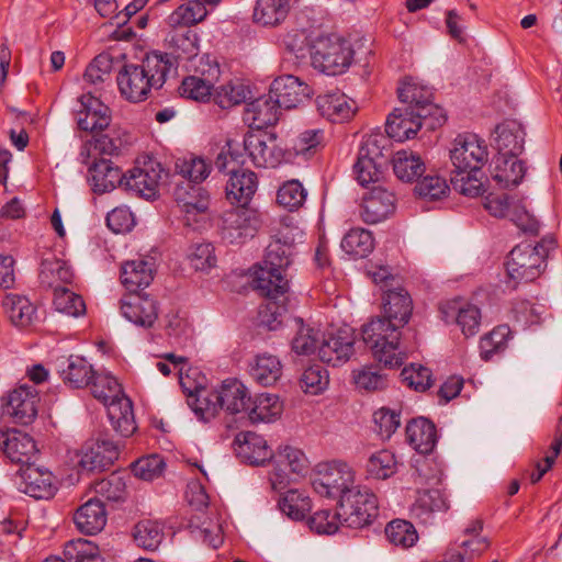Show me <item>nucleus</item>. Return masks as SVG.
Listing matches in <instances>:
<instances>
[{"instance_id":"f704fd0d","label":"nucleus","mask_w":562,"mask_h":562,"mask_svg":"<svg viewBox=\"0 0 562 562\" xmlns=\"http://www.w3.org/2000/svg\"><path fill=\"white\" fill-rule=\"evenodd\" d=\"M155 263L151 259L126 261L121 269L122 284L130 293L147 288L154 280Z\"/></svg>"},{"instance_id":"6e6d98bb","label":"nucleus","mask_w":562,"mask_h":562,"mask_svg":"<svg viewBox=\"0 0 562 562\" xmlns=\"http://www.w3.org/2000/svg\"><path fill=\"white\" fill-rule=\"evenodd\" d=\"M297 330L292 339V350L300 356H310L318 350L322 333L303 324L302 318L295 319Z\"/></svg>"},{"instance_id":"a18cd8bd","label":"nucleus","mask_w":562,"mask_h":562,"mask_svg":"<svg viewBox=\"0 0 562 562\" xmlns=\"http://www.w3.org/2000/svg\"><path fill=\"white\" fill-rule=\"evenodd\" d=\"M248 417L252 423H269L279 417L283 411V405L279 397L273 394L262 393L254 400L250 397L248 403Z\"/></svg>"},{"instance_id":"c756f323","label":"nucleus","mask_w":562,"mask_h":562,"mask_svg":"<svg viewBox=\"0 0 562 562\" xmlns=\"http://www.w3.org/2000/svg\"><path fill=\"white\" fill-rule=\"evenodd\" d=\"M173 29L169 32L166 41L170 54H167L176 67L177 59L189 60L198 55L199 52V37L198 34L187 25H172Z\"/></svg>"},{"instance_id":"052dcab7","label":"nucleus","mask_w":562,"mask_h":562,"mask_svg":"<svg viewBox=\"0 0 562 562\" xmlns=\"http://www.w3.org/2000/svg\"><path fill=\"white\" fill-rule=\"evenodd\" d=\"M175 167L177 173L182 177V183L190 181L193 184H199L205 180L211 170V166L200 157L178 159Z\"/></svg>"},{"instance_id":"a878e982","label":"nucleus","mask_w":562,"mask_h":562,"mask_svg":"<svg viewBox=\"0 0 562 562\" xmlns=\"http://www.w3.org/2000/svg\"><path fill=\"white\" fill-rule=\"evenodd\" d=\"M280 105L269 92L247 103L244 121L249 124L251 131H265L267 126L274 125L279 121Z\"/></svg>"},{"instance_id":"13d9d810","label":"nucleus","mask_w":562,"mask_h":562,"mask_svg":"<svg viewBox=\"0 0 562 562\" xmlns=\"http://www.w3.org/2000/svg\"><path fill=\"white\" fill-rule=\"evenodd\" d=\"M207 15V10L202 1L193 0L179 5L168 18L169 25H195Z\"/></svg>"},{"instance_id":"603ef678","label":"nucleus","mask_w":562,"mask_h":562,"mask_svg":"<svg viewBox=\"0 0 562 562\" xmlns=\"http://www.w3.org/2000/svg\"><path fill=\"white\" fill-rule=\"evenodd\" d=\"M94 374L92 366L83 357L71 355L67 359V368L63 370V380L72 387L80 389L90 385Z\"/></svg>"},{"instance_id":"20e7f679","label":"nucleus","mask_w":562,"mask_h":562,"mask_svg":"<svg viewBox=\"0 0 562 562\" xmlns=\"http://www.w3.org/2000/svg\"><path fill=\"white\" fill-rule=\"evenodd\" d=\"M554 245L552 237H546L537 245L522 243L514 247L506 261L508 278L516 283L537 279L544 270L546 259L550 250L554 249Z\"/></svg>"},{"instance_id":"37998d69","label":"nucleus","mask_w":562,"mask_h":562,"mask_svg":"<svg viewBox=\"0 0 562 562\" xmlns=\"http://www.w3.org/2000/svg\"><path fill=\"white\" fill-rule=\"evenodd\" d=\"M517 157L498 155L496 158L492 177L501 188L516 187L522 181L526 167Z\"/></svg>"},{"instance_id":"e433bc0d","label":"nucleus","mask_w":562,"mask_h":562,"mask_svg":"<svg viewBox=\"0 0 562 562\" xmlns=\"http://www.w3.org/2000/svg\"><path fill=\"white\" fill-rule=\"evenodd\" d=\"M446 323L454 321L465 337L479 333L481 325V311L473 304L458 306L457 303H447L441 307Z\"/></svg>"},{"instance_id":"de8ad7c7","label":"nucleus","mask_w":562,"mask_h":562,"mask_svg":"<svg viewBox=\"0 0 562 562\" xmlns=\"http://www.w3.org/2000/svg\"><path fill=\"white\" fill-rule=\"evenodd\" d=\"M250 374L259 384L269 386L281 376L282 364L277 356L263 352L255 357Z\"/></svg>"},{"instance_id":"a19ab883","label":"nucleus","mask_w":562,"mask_h":562,"mask_svg":"<svg viewBox=\"0 0 562 562\" xmlns=\"http://www.w3.org/2000/svg\"><path fill=\"white\" fill-rule=\"evenodd\" d=\"M495 132L499 155L519 156L524 151L526 132L518 122L506 121Z\"/></svg>"},{"instance_id":"6ab92c4d","label":"nucleus","mask_w":562,"mask_h":562,"mask_svg":"<svg viewBox=\"0 0 562 562\" xmlns=\"http://www.w3.org/2000/svg\"><path fill=\"white\" fill-rule=\"evenodd\" d=\"M121 313L131 323L150 328L158 318L157 302L148 294L128 293L121 300Z\"/></svg>"},{"instance_id":"412c9836","label":"nucleus","mask_w":562,"mask_h":562,"mask_svg":"<svg viewBox=\"0 0 562 562\" xmlns=\"http://www.w3.org/2000/svg\"><path fill=\"white\" fill-rule=\"evenodd\" d=\"M78 127L86 132L97 133L109 128L111 123V111L99 98L90 92L79 99Z\"/></svg>"},{"instance_id":"7c9ffc66","label":"nucleus","mask_w":562,"mask_h":562,"mask_svg":"<svg viewBox=\"0 0 562 562\" xmlns=\"http://www.w3.org/2000/svg\"><path fill=\"white\" fill-rule=\"evenodd\" d=\"M412 300L408 292L400 285L387 288L383 293V317L394 321L397 326H405L412 315Z\"/></svg>"},{"instance_id":"338daca9","label":"nucleus","mask_w":562,"mask_h":562,"mask_svg":"<svg viewBox=\"0 0 562 562\" xmlns=\"http://www.w3.org/2000/svg\"><path fill=\"white\" fill-rule=\"evenodd\" d=\"M64 555L68 562H103L99 548L91 541L83 539L68 542Z\"/></svg>"},{"instance_id":"4c0bfd02","label":"nucleus","mask_w":562,"mask_h":562,"mask_svg":"<svg viewBox=\"0 0 562 562\" xmlns=\"http://www.w3.org/2000/svg\"><path fill=\"white\" fill-rule=\"evenodd\" d=\"M254 289L267 300L288 299V280L282 272L274 271L267 266H260L252 280Z\"/></svg>"},{"instance_id":"58836bf2","label":"nucleus","mask_w":562,"mask_h":562,"mask_svg":"<svg viewBox=\"0 0 562 562\" xmlns=\"http://www.w3.org/2000/svg\"><path fill=\"white\" fill-rule=\"evenodd\" d=\"M299 0H257L254 9V22L262 26H278L288 16Z\"/></svg>"},{"instance_id":"5fc2aeb1","label":"nucleus","mask_w":562,"mask_h":562,"mask_svg":"<svg viewBox=\"0 0 562 562\" xmlns=\"http://www.w3.org/2000/svg\"><path fill=\"white\" fill-rule=\"evenodd\" d=\"M341 248L349 255L364 258L373 250L374 239L370 231L352 228L344 236Z\"/></svg>"},{"instance_id":"2f4dec72","label":"nucleus","mask_w":562,"mask_h":562,"mask_svg":"<svg viewBox=\"0 0 562 562\" xmlns=\"http://www.w3.org/2000/svg\"><path fill=\"white\" fill-rule=\"evenodd\" d=\"M319 114L331 122H344L356 112V102L339 91L321 94L316 98Z\"/></svg>"},{"instance_id":"393cba45","label":"nucleus","mask_w":562,"mask_h":562,"mask_svg":"<svg viewBox=\"0 0 562 562\" xmlns=\"http://www.w3.org/2000/svg\"><path fill=\"white\" fill-rule=\"evenodd\" d=\"M233 446L240 461L251 465H261L273 457L266 439L252 431L239 432Z\"/></svg>"},{"instance_id":"b1692460","label":"nucleus","mask_w":562,"mask_h":562,"mask_svg":"<svg viewBox=\"0 0 562 562\" xmlns=\"http://www.w3.org/2000/svg\"><path fill=\"white\" fill-rule=\"evenodd\" d=\"M0 448L11 462L22 467L30 463L38 451L33 438L18 429L0 430Z\"/></svg>"},{"instance_id":"2eb2a0df","label":"nucleus","mask_w":562,"mask_h":562,"mask_svg":"<svg viewBox=\"0 0 562 562\" xmlns=\"http://www.w3.org/2000/svg\"><path fill=\"white\" fill-rule=\"evenodd\" d=\"M119 446L105 437L87 441L80 449L78 469L80 473L103 471L119 459Z\"/></svg>"},{"instance_id":"c03bdc74","label":"nucleus","mask_w":562,"mask_h":562,"mask_svg":"<svg viewBox=\"0 0 562 562\" xmlns=\"http://www.w3.org/2000/svg\"><path fill=\"white\" fill-rule=\"evenodd\" d=\"M190 373L195 374L196 369L189 368L186 378L183 376L182 368L179 371L180 384L183 391L188 394V405L192 408L194 414L203 420H209L214 417L216 414H209L206 409V401L212 397L213 390L207 391L202 384L198 383L192 386L187 380L190 379Z\"/></svg>"},{"instance_id":"aec40b11","label":"nucleus","mask_w":562,"mask_h":562,"mask_svg":"<svg viewBox=\"0 0 562 562\" xmlns=\"http://www.w3.org/2000/svg\"><path fill=\"white\" fill-rule=\"evenodd\" d=\"M270 93L281 109H293L307 101L313 90L297 77L286 75L274 79L270 86Z\"/></svg>"},{"instance_id":"f3484780","label":"nucleus","mask_w":562,"mask_h":562,"mask_svg":"<svg viewBox=\"0 0 562 562\" xmlns=\"http://www.w3.org/2000/svg\"><path fill=\"white\" fill-rule=\"evenodd\" d=\"M353 345L355 335L351 328H341L327 337L322 334L318 357L321 361L333 367L340 366L353 355Z\"/></svg>"},{"instance_id":"f8f14e48","label":"nucleus","mask_w":562,"mask_h":562,"mask_svg":"<svg viewBox=\"0 0 562 562\" xmlns=\"http://www.w3.org/2000/svg\"><path fill=\"white\" fill-rule=\"evenodd\" d=\"M487 156V147L483 139L474 134L458 135L450 150V159L454 167L452 172H479Z\"/></svg>"},{"instance_id":"f03ea898","label":"nucleus","mask_w":562,"mask_h":562,"mask_svg":"<svg viewBox=\"0 0 562 562\" xmlns=\"http://www.w3.org/2000/svg\"><path fill=\"white\" fill-rule=\"evenodd\" d=\"M92 395L108 408V416L114 430L122 437H130L136 430L132 401L124 395L121 384L111 374H94L91 380Z\"/></svg>"},{"instance_id":"79ce46f5","label":"nucleus","mask_w":562,"mask_h":562,"mask_svg":"<svg viewBox=\"0 0 562 562\" xmlns=\"http://www.w3.org/2000/svg\"><path fill=\"white\" fill-rule=\"evenodd\" d=\"M38 279L42 286L55 291L71 283L74 272L65 261L55 257L45 258L41 262Z\"/></svg>"},{"instance_id":"09e8293b","label":"nucleus","mask_w":562,"mask_h":562,"mask_svg":"<svg viewBox=\"0 0 562 562\" xmlns=\"http://www.w3.org/2000/svg\"><path fill=\"white\" fill-rule=\"evenodd\" d=\"M294 249L292 241L278 237L268 245L263 265L274 271L283 272L292 262Z\"/></svg>"},{"instance_id":"c9c22d12","label":"nucleus","mask_w":562,"mask_h":562,"mask_svg":"<svg viewBox=\"0 0 562 562\" xmlns=\"http://www.w3.org/2000/svg\"><path fill=\"white\" fill-rule=\"evenodd\" d=\"M220 67L217 64L211 65L207 71H202L204 78L189 76L182 80L179 87L181 97L195 101H206L213 94L214 82L220 77Z\"/></svg>"},{"instance_id":"8fccbe9b","label":"nucleus","mask_w":562,"mask_h":562,"mask_svg":"<svg viewBox=\"0 0 562 562\" xmlns=\"http://www.w3.org/2000/svg\"><path fill=\"white\" fill-rule=\"evenodd\" d=\"M393 170L398 179L411 182L423 175L425 164L418 154L400 150L393 157Z\"/></svg>"},{"instance_id":"69168bd1","label":"nucleus","mask_w":562,"mask_h":562,"mask_svg":"<svg viewBox=\"0 0 562 562\" xmlns=\"http://www.w3.org/2000/svg\"><path fill=\"white\" fill-rule=\"evenodd\" d=\"M54 306L56 311L68 316L78 317L86 313V304L82 297L66 286L54 291Z\"/></svg>"},{"instance_id":"7ed1b4c3","label":"nucleus","mask_w":562,"mask_h":562,"mask_svg":"<svg viewBox=\"0 0 562 562\" xmlns=\"http://www.w3.org/2000/svg\"><path fill=\"white\" fill-rule=\"evenodd\" d=\"M402 327L383 316L373 318L362 327L364 344L384 367L397 368L403 363V357L397 352Z\"/></svg>"},{"instance_id":"680f3d73","label":"nucleus","mask_w":562,"mask_h":562,"mask_svg":"<svg viewBox=\"0 0 562 562\" xmlns=\"http://www.w3.org/2000/svg\"><path fill=\"white\" fill-rule=\"evenodd\" d=\"M385 536L394 546L402 548L413 547L418 535L412 522L402 519H395L385 527Z\"/></svg>"},{"instance_id":"9b49d317","label":"nucleus","mask_w":562,"mask_h":562,"mask_svg":"<svg viewBox=\"0 0 562 562\" xmlns=\"http://www.w3.org/2000/svg\"><path fill=\"white\" fill-rule=\"evenodd\" d=\"M164 168L154 158H146L125 173L123 189L135 196L146 200L158 195L159 183L162 179Z\"/></svg>"},{"instance_id":"bb28decb","label":"nucleus","mask_w":562,"mask_h":562,"mask_svg":"<svg viewBox=\"0 0 562 562\" xmlns=\"http://www.w3.org/2000/svg\"><path fill=\"white\" fill-rule=\"evenodd\" d=\"M125 173L111 160L101 158L94 160L88 168V180L94 193H105L116 187L123 189Z\"/></svg>"},{"instance_id":"bf43d9fd","label":"nucleus","mask_w":562,"mask_h":562,"mask_svg":"<svg viewBox=\"0 0 562 562\" xmlns=\"http://www.w3.org/2000/svg\"><path fill=\"white\" fill-rule=\"evenodd\" d=\"M97 497H102L109 502H123L127 495L126 483L117 473H111L109 476L99 480L93 485Z\"/></svg>"},{"instance_id":"4be33fe9","label":"nucleus","mask_w":562,"mask_h":562,"mask_svg":"<svg viewBox=\"0 0 562 562\" xmlns=\"http://www.w3.org/2000/svg\"><path fill=\"white\" fill-rule=\"evenodd\" d=\"M396 198L393 192L382 187L372 188L363 198L361 218L367 224H376L395 212Z\"/></svg>"},{"instance_id":"e2e57ef3","label":"nucleus","mask_w":562,"mask_h":562,"mask_svg":"<svg viewBox=\"0 0 562 562\" xmlns=\"http://www.w3.org/2000/svg\"><path fill=\"white\" fill-rule=\"evenodd\" d=\"M288 303L289 299L267 300L259 310L260 324L269 330L278 329L284 322Z\"/></svg>"},{"instance_id":"1a4fd4ad","label":"nucleus","mask_w":562,"mask_h":562,"mask_svg":"<svg viewBox=\"0 0 562 562\" xmlns=\"http://www.w3.org/2000/svg\"><path fill=\"white\" fill-rule=\"evenodd\" d=\"M355 473L345 462L319 464L316 476L312 480L314 491L321 496L342 497L347 492L356 490Z\"/></svg>"},{"instance_id":"774afa93","label":"nucleus","mask_w":562,"mask_h":562,"mask_svg":"<svg viewBox=\"0 0 562 562\" xmlns=\"http://www.w3.org/2000/svg\"><path fill=\"white\" fill-rule=\"evenodd\" d=\"M250 91L243 83L223 85L214 90V101L222 109H228L245 102Z\"/></svg>"},{"instance_id":"ea45409f","label":"nucleus","mask_w":562,"mask_h":562,"mask_svg":"<svg viewBox=\"0 0 562 562\" xmlns=\"http://www.w3.org/2000/svg\"><path fill=\"white\" fill-rule=\"evenodd\" d=\"M448 501L439 490H426L418 493L415 503L412 506V515L422 524H431L435 513L447 512Z\"/></svg>"},{"instance_id":"9d476101","label":"nucleus","mask_w":562,"mask_h":562,"mask_svg":"<svg viewBox=\"0 0 562 562\" xmlns=\"http://www.w3.org/2000/svg\"><path fill=\"white\" fill-rule=\"evenodd\" d=\"M260 226L261 220L257 210L239 206L223 213L221 237L228 244L240 245L252 238Z\"/></svg>"},{"instance_id":"3c124183","label":"nucleus","mask_w":562,"mask_h":562,"mask_svg":"<svg viewBox=\"0 0 562 562\" xmlns=\"http://www.w3.org/2000/svg\"><path fill=\"white\" fill-rule=\"evenodd\" d=\"M124 140L117 130L110 128L106 133L97 132L93 133V142L86 144L81 150L83 157L82 162H87L86 159L90 157V147L92 146L95 151L100 155L114 156L119 155Z\"/></svg>"},{"instance_id":"6e6552de","label":"nucleus","mask_w":562,"mask_h":562,"mask_svg":"<svg viewBox=\"0 0 562 562\" xmlns=\"http://www.w3.org/2000/svg\"><path fill=\"white\" fill-rule=\"evenodd\" d=\"M244 148L251 162L258 168H276L286 159L274 133L268 131H248L244 136Z\"/></svg>"},{"instance_id":"72a5a7b5","label":"nucleus","mask_w":562,"mask_h":562,"mask_svg":"<svg viewBox=\"0 0 562 562\" xmlns=\"http://www.w3.org/2000/svg\"><path fill=\"white\" fill-rule=\"evenodd\" d=\"M408 443L420 454H429L437 445V429L432 422L425 417L412 419L406 426Z\"/></svg>"},{"instance_id":"49530a36","label":"nucleus","mask_w":562,"mask_h":562,"mask_svg":"<svg viewBox=\"0 0 562 562\" xmlns=\"http://www.w3.org/2000/svg\"><path fill=\"white\" fill-rule=\"evenodd\" d=\"M2 306L10 322L21 328L29 326L36 313L35 306L27 297L16 294H8Z\"/></svg>"},{"instance_id":"4d7b16f0","label":"nucleus","mask_w":562,"mask_h":562,"mask_svg":"<svg viewBox=\"0 0 562 562\" xmlns=\"http://www.w3.org/2000/svg\"><path fill=\"white\" fill-rule=\"evenodd\" d=\"M510 335L512 330L508 325H499L482 337L480 341L481 358L484 361H488L494 355L504 351Z\"/></svg>"},{"instance_id":"f257e3e1","label":"nucleus","mask_w":562,"mask_h":562,"mask_svg":"<svg viewBox=\"0 0 562 562\" xmlns=\"http://www.w3.org/2000/svg\"><path fill=\"white\" fill-rule=\"evenodd\" d=\"M173 63L167 53H147L140 64H124L116 75L121 95L133 103L145 101L151 89H161Z\"/></svg>"},{"instance_id":"4468645a","label":"nucleus","mask_w":562,"mask_h":562,"mask_svg":"<svg viewBox=\"0 0 562 562\" xmlns=\"http://www.w3.org/2000/svg\"><path fill=\"white\" fill-rule=\"evenodd\" d=\"M209 414H217L221 409L229 414H237L248 409L250 395L247 387L236 379H227L218 389L213 390L211 398L205 400Z\"/></svg>"},{"instance_id":"cd10ccee","label":"nucleus","mask_w":562,"mask_h":562,"mask_svg":"<svg viewBox=\"0 0 562 562\" xmlns=\"http://www.w3.org/2000/svg\"><path fill=\"white\" fill-rule=\"evenodd\" d=\"M108 513L103 501L98 497L90 498L74 514V522L77 529L85 535H97L106 525Z\"/></svg>"},{"instance_id":"0e129e2a","label":"nucleus","mask_w":562,"mask_h":562,"mask_svg":"<svg viewBox=\"0 0 562 562\" xmlns=\"http://www.w3.org/2000/svg\"><path fill=\"white\" fill-rule=\"evenodd\" d=\"M396 460L389 450H380L368 459L366 469L370 477L385 480L395 473Z\"/></svg>"},{"instance_id":"a211bd4d","label":"nucleus","mask_w":562,"mask_h":562,"mask_svg":"<svg viewBox=\"0 0 562 562\" xmlns=\"http://www.w3.org/2000/svg\"><path fill=\"white\" fill-rule=\"evenodd\" d=\"M173 195L184 213V224L192 226L199 223L198 216L209 210L210 199L207 192L199 184L179 182L176 184Z\"/></svg>"},{"instance_id":"c85d7f7f","label":"nucleus","mask_w":562,"mask_h":562,"mask_svg":"<svg viewBox=\"0 0 562 562\" xmlns=\"http://www.w3.org/2000/svg\"><path fill=\"white\" fill-rule=\"evenodd\" d=\"M226 183V196L232 203L247 206L257 191L258 180L255 172L247 169H229Z\"/></svg>"},{"instance_id":"423d86ee","label":"nucleus","mask_w":562,"mask_h":562,"mask_svg":"<svg viewBox=\"0 0 562 562\" xmlns=\"http://www.w3.org/2000/svg\"><path fill=\"white\" fill-rule=\"evenodd\" d=\"M397 93L400 101L407 108V114H417L424 119L427 130L434 131L446 122L443 109L432 102L430 88L409 80L397 89Z\"/></svg>"},{"instance_id":"473e14b6","label":"nucleus","mask_w":562,"mask_h":562,"mask_svg":"<svg viewBox=\"0 0 562 562\" xmlns=\"http://www.w3.org/2000/svg\"><path fill=\"white\" fill-rule=\"evenodd\" d=\"M425 126L424 119L407 114V108H396L387 116L385 132L390 138L404 142L413 138Z\"/></svg>"},{"instance_id":"864d4df0","label":"nucleus","mask_w":562,"mask_h":562,"mask_svg":"<svg viewBox=\"0 0 562 562\" xmlns=\"http://www.w3.org/2000/svg\"><path fill=\"white\" fill-rule=\"evenodd\" d=\"M133 537L138 547L147 551H155L164 540V527L158 521L140 520L134 527Z\"/></svg>"},{"instance_id":"dca6fc26","label":"nucleus","mask_w":562,"mask_h":562,"mask_svg":"<svg viewBox=\"0 0 562 562\" xmlns=\"http://www.w3.org/2000/svg\"><path fill=\"white\" fill-rule=\"evenodd\" d=\"M18 490L36 499L53 497L57 491L54 474L34 463L21 467L15 479Z\"/></svg>"},{"instance_id":"39448f33","label":"nucleus","mask_w":562,"mask_h":562,"mask_svg":"<svg viewBox=\"0 0 562 562\" xmlns=\"http://www.w3.org/2000/svg\"><path fill=\"white\" fill-rule=\"evenodd\" d=\"M310 54L315 69L329 76H337L350 67L355 52L349 41L331 34L316 38Z\"/></svg>"},{"instance_id":"0eeeda50","label":"nucleus","mask_w":562,"mask_h":562,"mask_svg":"<svg viewBox=\"0 0 562 562\" xmlns=\"http://www.w3.org/2000/svg\"><path fill=\"white\" fill-rule=\"evenodd\" d=\"M339 515L349 528H362L378 516L376 496L368 488L351 490L339 499Z\"/></svg>"},{"instance_id":"ddd939ff","label":"nucleus","mask_w":562,"mask_h":562,"mask_svg":"<svg viewBox=\"0 0 562 562\" xmlns=\"http://www.w3.org/2000/svg\"><path fill=\"white\" fill-rule=\"evenodd\" d=\"M385 140L384 136H370L360 147L358 159L353 165V172L356 180L361 186L364 187L379 181L382 175V166L386 161L383 155L384 146L381 145Z\"/></svg>"},{"instance_id":"5701e85b","label":"nucleus","mask_w":562,"mask_h":562,"mask_svg":"<svg viewBox=\"0 0 562 562\" xmlns=\"http://www.w3.org/2000/svg\"><path fill=\"white\" fill-rule=\"evenodd\" d=\"M38 392L33 385L23 384L9 392L5 402V412L15 422L29 424L37 415Z\"/></svg>"}]
</instances>
